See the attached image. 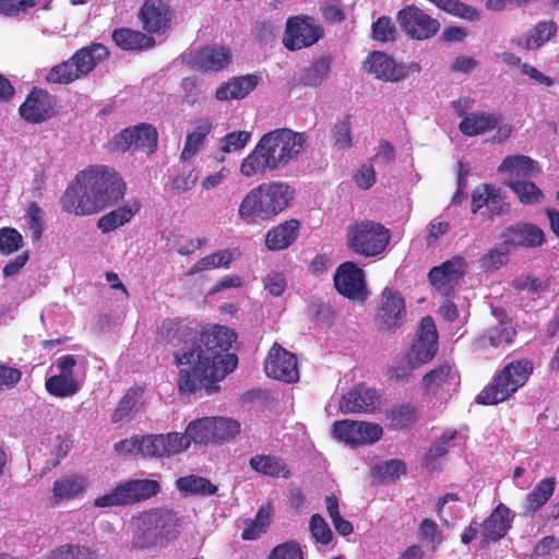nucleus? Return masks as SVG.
<instances>
[{"label": "nucleus", "instance_id": "8", "mask_svg": "<svg viewBox=\"0 0 559 559\" xmlns=\"http://www.w3.org/2000/svg\"><path fill=\"white\" fill-rule=\"evenodd\" d=\"M346 236L349 250L365 258H371L385 250L391 233L381 223L364 219L349 225Z\"/></svg>", "mask_w": 559, "mask_h": 559}, {"label": "nucleus", "instance_id": "16", "mask_svg": "<svg viewBox=\"0 0 559 559\" xmlns=\"http://www.w3.org/2000/svg\"><path fill=\"white\" fill-rule=\"evenodd\" d=\"M333 437L346 444H372L381 439L383 429L379 424L350 419L333 424Z\"/></svg>", "mask_w": 559, "mask_h": 559}, {"label": "nucleus", "instance_id": "10", "mask_svg": "<svg viewBox=\"0 0 559 559\" xmlns=\"http://www.w3.org/2000/svg\"><path fill=\"white\" fill-rule=\"evenodd\" d=\"M112 151L126 153L132 151H145L148 155L158 148L157 129L147 122H141L129 127L116 134L110 141Z\"/></svg>", "mask_w": 559, "mask_h": 559}, {"label": "nucleus", "instance_id": "40", "mask_svg": "<svg viewBox=\"0 0 559 559\" xmlns=\"http://www.w3.org/2000/svg\"><path fill=\"white\" fill-rule=\"evenodd\" d=\"M503 185L512 190L520 203L524 205L538 204L544 199L543 191L533 181L524 179H503Z\"/></svg>", "mask_w": 559, "mask_h": 559}, {"label": "nucleus", "instance_id": "6", "mask_svg": "<svg viewBox=\"0 0 559 559\" xmlns=\"http://www.w3.org/2000/svg\"><path fill=\"white\" fill-rule=\"evenodd\" d=\"M534 365L528 359H516L507 364L475 397L479 405H497L507 401L523 388L533 373Z\"/></svg>", "mask_w": 559, "mask_h": 559}, {"label": "nucleus", "instance_id": "57", "mask_svg": "<svg viewBox=\"0 0 559 559\" xmlns=\"http://www.w3.org/2000/svg\"><path fill=\"white\" fill-rule=\"evenodd\" d=\"M251 139L249 131H233L227 133L221 140V151L223 153L238 152L246 147Z\"/></svg>", "mask_w": 559, "mask_h": 559}, {"label": "nucleus", "instance_id": "13", "mask_svg": "<svg viewBox=\"0 0 559 559\" xmlns=\"http://www.w3.org/2000/svg\"><path fill=\"white\" fill-rule=\"evenodd\" d=\"M396 21L405 35L415 40L432 38L440 29V22L415 4L401 9Z\"/></svg>", "mask_w": 559, "mask_h": 559}, {"label": "nucleus", "instance_id": "7", "mask_svg": "<svg viewBox=\"0 0 559 559\" xmlns=\"http://www.w3.org/2000/svg\"><path fill=\"white\" fill-rule=\"evenodd\" d=\"M108 58L107 47L99 43H93L76 50L70 59L52 67L46 81L53 84H70L88 75L98 63Z\"/></svg>", "mask_w": 559, "mask_h": 559}, {"label": "nucleus", "instance_id": "51", "mask_svg": "<svg viewBox=\"0 0 559 559\" xmlns=\"http://www.w3.org/2000/svg\"><path fill=\"white\" fill-rule=\"evenodd\" d=\"M144 394V389L141 386H132L130 388L126 394L121 397L118 403V406L112 413L111 421L119 423L123 420L135 408L140 399H142Z\"/></svg>", "mask_w": 559, "mask_h": 559}, {"label": "nucleus", "instance_id": "4", "mask_svg": "<svg viewBox=\"0 0 559 559\" xmlns=\"http://www.w3.org/2000/svg\"><path fill=\"white\" fill-rule=\"evenodd\" d=\"M295 190L286 182H263L252 188L239 203L237 215L246 225L270 222L287 210Z\"/></svg>", "mask_w": 559, "mask_h": 559}, {"label": "nucleus", "instance_id": "55", "mask_svg": "<svg viewBox=\"0 0 559 559\" xmlns=\"http://www.w3.org/2000/svg\"><path fill=\"white\" fill-rule=\"evenodd\" d=\"M23 246L22 235L12 227L0 228V252L9 255Z\"/></svg>", "mask_w": 559, "mask_h": 559}, {"label": "nucleus", "instance_id": "23", "mask_svg": "<svg viewBox=\"0 0 559 559\" xmlns=\"http://www.w3.org/2000/svg\"><path fill=\"white\" fill-rule=\"evenodd\" d=\"M380 396L377 391L365 383H357L346 392L338 402L343 414H372L379 408Z\"/></svg>", "mask_w": 559, "mask_h": 559}, {"label": "nucleus", "instance_id": "12", "mask_svg": "<svg viewBox=\"0 0 559 559\" xmlns=\"http://www.w3.org/2000/svg\"><path fill=\"white\" fill-rule=\"evenodd\" d=\"M467 272V262L462 255H454L440 265L432 266L427 280L441 296L451 297Z\"/></svg>", "mask_w": 559, "mask_h": 559}, {"label": "nucleus", "instance_id": "50", "mask_svg": "<svg viewBox=\"0 0 559 559\" xmlns=\"http://www.w3.org/2000/svg\"><path fill=\"white\" fill-rule=\"evenodd\" d=\"M332 145L336 150L352 147V118L348 115L341 117L331 128Z\"/></svg>", "mask_w": 559, "mask_h": 559}, {"label": "nucleus", "instance_id": "15", "mask_svg": "<svg viewBox=\"0 0 559 559\" xmlns=\"http://www.w3.org/2000/svg\"><path fill=\"white\" fill-rule=\"evenodd\" d=\"M438 352V331L433 319L430 316L424 317L416 332L406 356L415 366L428 364Z\"/></svg>", "mask_w": 559, "mask_h": 559}, {"label": "nucleus", "instance_id": "48", "mask_svg": "<svg viewBox=\"0 0 559 559\" xmlns=\"http://www.w3.org/2000/svg\"><path fill=\"white\" fill-rule=\"evenodd\" d=\"M234 255L229 250H218L197 261L187 272L188 276L217 267H229Z\"/></svg>", "mask_w": 559, "mask_h": 559}, {"label": "nucleus", "instance_id": "58", "mask_svg": "<svg viewBox=\"0 0 559 559\" xmlns=\"http://www.w3.org/2000/svg\"><path fill=\"white\" fill-rule=\"evenodd\" d=\"M266 559H304V554L296 540H288L276 545Z\"/></svg>", "mask_w": 559, "mask_h": 559}, {"label": "nucleus", "instance_id": "32", "mask_svg": "<svg viewBox=\"0 0 559 559\" xmlns=\"http://www.w3.org/2000/svg\"><path fill=\"white\" fill-rule=\"evenodd\" d=\"M510 509L499 503L489 516L483 522L481 530L486 539L499 540L511 528Z\"/></svg>", "mask_w": 559, "mask_h": 559}, {"label": "nucleus", "instance_id": "21", "mask_svg": "<svg viewBox=\"0 0 559 559\" xmlns=\"http://www.w3.org/2000/svg\"><path fill=\"white\" fill-rule=\"evenodd\" d=\"M364 70L376 80L386 83H397L405 80L403 63L381 50L368 53L364 61Z\"/></svg>", "mask_w": 559, "mask_h": 559}, {"label": "nucleus", "instance_id": "38", "mask_svg": "<svg viewBox=\"0 0 559 559\" xmlns=\"http://www.w3.org/2000/svg\"><path fill=\"white\" fill-rule=\"evenodd\" d=\"M176 488L185 496H213L218 488L210 479L199 475H187L176 480Z\"/></svg>", "mask_w": 559, "mask_h": 559}, {"label": "nucleus", "instance_id": "5", "mask_svg": "<svg viewBox=\"0 0 559 559\" xmlns=\"http://www.w3.org/2000/svg\"><path fill=\"white\" fill-rule=\"evenodd\" d=\"M131 546L150 549L175 540L180 534L181 519L167 508H154L140 513L133 521Z\"/></svg>", "mask_w": 559, "mask_h": 559}, {"label": "nucleus", "instance_id": "47", "mask_svg": "<svg viewBox=\"0 0 559 559\" xmlns=\"http://www.w3.org/2000/svg\"><path fill=\"white\" fill-rule=\"evenodd\" d=\"M331 64L332 58L330 56H323L317 59L306 69L300 79V83L305 86H320L328 78L331 71Z\"/></svg>", "mask_w": 559, "mask_h": 559}, {"label": "nucleus", "instance_id": "30", "mask_svg": "<svg viewBox=\"0 0 559 559\" xmlns=\"http://www.w3.org/2000/svg\"><path fill=\"white\" fill-rule=\"evenodd\" d=\"M87 478L80 474H68L57 478L52 486L55 504L80 497L87 488Z\"/></svg>", "mask_w": 559, "mask_h": 559}, {"label": "nucleus", "instance_id": "3", "mask_svg": "<svg viewBox=\"0 0 559 559\" xmlns=\"http://www.w3.org/2000/svg\"><path fill=\"white\" fill-rule=\"evenodd\" d=\"M306 132L278 128L264 133L253 150L242 159L240 174L243 177L265 176L297 160L308 146Z\"/></svg>", "mask_w": 559, "mask_h": 559}, {"label": "nucleus", "instance_id": "27", "mask_svg": "<svg viewBox=\"0 0 559 559\" xmlns=\"http://www.w3.org/2000/svg\"><path fill=\"white\" fill-rule=\"evenodd\" d=\"M502 247L507 248H536L545 242L542 228L528 223L511 225L502 233Z\"/></svg>", "mask_w": 559, "mask_h": 559}, {"label": "nucleus", "instance_id": "41", "mask_svg": "<svg viewBox=\"0 0 559 559\" xmlns=\"http://www.w3.org/2000/svg\"><path fill=\"white\" fill-rule=\"evenodd\" d=\"M557 29V24L552 20L537 22L526 34L523 47L527 50L539 49L556 36Z\"/></svg>", "mask_w": 559, "mask_h": 559}, {"label": "nucleus", "instance_id": "54", "mask_svg": "<svg viewBox=\"0 0 559 559\" xmlns=\"http://www.w3.org/2000/svg\"><path fill=\"white\" fill-rule=\"evenodd\" d=\"M416 368L418 366H415V362H412L406 355L405 357L395 358L388 370L389 379L396 383L407 382Z\"/></svg>", "mask_w": 559, "mask_h": 559}, {"label": "nucleus", "instance_id": "35", "mask_svg": "<svg viewBox=\"0 0 559 559\" xmlns=\"http://www.w3.org/2000/svg\"><path fill=\"white\" fill-rule=\"evenodd\" d=\"M114 43L122 50H144L155 46V39L132 28H117L112 32Z\"/></svg>", "mask_w": 559, "mask_h": 559}, {"label": "nucleus", "instance_id": "24", "mask_svg": "<svg viewBox=\"0 0 559 559\" xmlns=\"http://www.w3.org/2000/svg\"><path fill=\"white\" fill-rule=\"evenodd\" d=\"M19 111L27 122H44L56 114L53 96L43 88L34 87L20 106Z\"/></svg>", "mask_w": 559, "mask_h": 559}, {"label": "nucleus", "instance_id": "62", "mask_svg": "<svg viewBox=\"0 0 559 559\" xmlns=\"http://www.w3.org/2000/svg\"><path fill=\"white\" fill-rule=\"evenodd\" d=\"M122 484L116 486L109 493L103 495L94 500L96 508H109L128 506Z\"/></svg>", "mask_w": 559, "mask_h": 559}, {"label": "nucleus", "instance_id": "64", "mask_svg": "<svg viewBox=\"0 0 559 559\" xmlns=\"http://www.w3.org/2000/svg\"><path fill=\"white\" fill-rule=\"evenodd\" d=\"M511 248L502 247V243L499 248H493L486 253L481 259V265L487 269H499L500 266L507 264L508 254Z\"/></svg>", "mask_w": 559, "mask_h": 559}, {"label": "nucleus", "instance_id": "63", "mask_svg": "<svg viewBox=\"0 0 559 559\" xmlns=\"http://www.w3.org/2000/svg\"><path fill=\"white\" fill-rule=\"evenodd\" d=\"M38 0H0V14L16 16L34 8Z\"/></svg>", "mask_w": 559, "mask_h": 559}, {"label": "nucleus", "instance_id": "39", "mask_svg": "<svg viewBox=\"0 0 559 559\" xmlns=\"http://www.w3.org/2000/svg\"><path fill=\"white\" fill-rule=\"evenodd\" d=\"M211 131L212 122L209 119L202 118L197 120L194 130L186 138V143L180 155L181 159L187 160L194 156L203 146Z\"/></svg>", "mask_w": 559, "mask_h": 559}, {"label": "nucleus", "instance_id": "34", "mask_svg": "<svg viewBox=\"0 0 559 559\" xmlns=\"http://www.w3.org/2000/svg\"><path fill=\"white\" fill-rule=\"evenodd\" d=\"M141 203L139 200L133 199L127 204L117 207L116 210L103 215L98 222L97 227L104 233H110L118 227L129 223L132 217L139 213Z\"/></svg>", "mask_w": 559, "mask_h": 559}, {"label": "nucleus", "instance_id": "42", "mask_svg": "<svg viewBox=\"0 0 559 559\" xmlns=\"http://www.w3.org/2000/svg\"><path fill=\"white\" fill-rule=\"evenodd\" d=\"M556 488L555 477H546L542 479L534 489L526 496L525 511L527 513L537 512L551 498Z\"/></svg>", "mask_w": 559, "mask_h": 559}, {"label": "nucleus", "instance_id": "44", "mask_svg": "<svg viewBox=\"0 0 559 559\" xmlns=\"http://www.w3.org/2000/svg\"><path fill=\"white\" fill-rule=\"evenodd\" d=\"M245 527L241 532L242 540L259 539L271 525V509L261 507L253 519L245 520Z\"/></svg>", "mask_w": 559, "mask_h": 559}, {"label": "nucleus", "instance_id": "22", "mask_svg": "<svg viewBox=\"0 0 559 559\" xmlns=\"http://www.w3.org/2000/svg\"><path fill=\"white\" fill-rule=\"evenodd\" d=\"M171 10L165 0H144L138 17L147 34H164L170 28Z\"/></svg>", "mask_w": 559, "mask_h": 559}, {"label": "nucleus", "instance_id": "43", "mask_svg": "<svg viewBox=\"0 0 559 559\" xmlns=\"http://www.w3.org/2000/svg\"><path fill=\"white\" fill-rule=\"evenodd\" d=\"M212 417H204L192 420L186 428V432L181 433L182 438L188 441V448L191 442L207 444L214 443Z\"/></svg>", "mask_w": 559, "mask_h": 559}, {"label": "nucleus", "instance_id": "25", "mask_svg": "<svg viewBox=\"0 0 559 559\" xmlns=\"http://www.w3.org/2000/svg\"><path fill=\"white\" fill-rule=\"evenodd\" d=\"M460 382V374L453 364L444 361L425 373L421 378V386L433 396L454 390Z\"/></svg>", "mask_w": 559, "mask_h": 559}, {"label": "nucleus", "instance_id": "60", "mask_svg": "<svg viewBox=\"0 0 559 559\" xmlns=\"http://www.w3.org/2000/svg\"><path fill=\"white\" fill-rule=\"evenodd\" d=\"M25 217L32 233V238L39 240L43 236L44 221L43 211L36 202L28 204Z\"/></svg>", "mask_w": 559, "mask_h": 559}, {"label": "nucleus", "instance_id": "49", "mask_svg": "<svg viewBox=\"0 0 559 559\" xmlns=\"http://www.w3.org/2000/svg\"><path fill=\"white\" fill-rule=\"evenodd\" d=\"M46 559H98V555L85 545L64 544L52 549Z\"/></svg>", "mask_w": 559, "mask_h": 559}, {"label": "nucleus", "instance_id": "37", "mask_svg": "<svg viewBox=\"0 0 559 559\" xmlns=\"http://www.w3.org/2000/svg\"><path fill=\"white\" fill-rule=\"evenodd\" d=\"M499 123V117L489 112L471 114L459 124L462 134L476 136L493 130Z\"/></svg>", "mask_w": 559, "mask_h": 559}, {"label": "nucleus", "instance_id": "59", "mask_svg": "<svg viewBox=\"0 0 559 559\" xmlns=\"http://www.w3.org/2000/svg\"><path fill=\"white\" fill-rule=\"evenodd\" d=\"M456 430H447L426 452V461L432 463L448 453L449 443L456 437Z\"/></svg>", "mask_w": 559, "mask_h": 559}, {"label": "nucleus", "instance_id": "46", "mask_svg": "<svg viewBox=\"0 0 559 559\" xmlns=\"http://www.w3.org/2000/svg\"><path fill=\"white\" fill-rule=\"evenodd\" d=\"M45 388L55 397H68L76 394L81 385L73 376L55 374L46 379Z\"/></svg>", "mask_w": 559, "mask_h": 559}, {"label": "nucleus", "instance_id": "28", "mask_svg": "<svg viewBox=\"0 0 559 559\" xmlns=\"http://www.w3.org/2000/svg\"><path fill=\"white\" fill-rule=\"evenodd\" d=\"M260 80L259 73L234 76L217 87L215 98L221 102L242 99L255 90Z\"/></svg>", "mask_w": 559, "mask_h": 559}, {"label": "nucleus", "instance_id": "29", "mask_svg": "<svg viewBox=\"0 0 559 559\" xmlns=\"http://www.w3.org/2000/svg\"><path fill=\"white\" fill-rule=\"evenodd\" d=\"M301 224L296 218L287 219L273 226L265 235V247L271 251L289 248L298 238Z\"/></svg>", "mask_w": 559, "mask_h": 559}, {"label": "nucleus", "instance_id": "19", "mask_svg": "<svg viewBox=\"0 0 559 559\" xmlns=\"http://www.w3.org/2000/svg\"><path fill=\"white\" fill-rule=\"evenodd\" d=\"M264 370L267 377L286 383L299 379L297 358L278 344H274L266 356Z\"/></svg>", "mask_w": 559, "mask_h": 559}, {"label": "nucleus", "instance_id": "56", "mask_svg": "<svg viewBox=\"0 0 559 559\" xmlns=\"http://www.w3.org/2000/svg\"><path fill=\"white\" fill-rule=\"evenodd\" d=\"M309 530L312 538L321 545H328L333 539V533L331 528L329 527L323 516L318 513L311 515Z\"/></svg>", "mask_w": 559, "mask_h": 559}, {"label": "nucleus", "instance_id": "20", "mask_svg": "<svg viewBox=\"0 0 559 559\" xmlns=\"http://www.w3.org/2000/svg\"><path fill=\"white\" fill-rule=\"evenodd\" d=\"M140 453L144 456L163 457L188 449V441L179 432L140 436Z\"/></svg>", "mask_w": 559, "mask_h": 559}, {"label": "nucleus", "instance_id": "2", "mask_svg": "<svg viewBox=\"0 0 559 559\" xmlns=\"http://www.w3.org/2000/svg\"><path fill=\"white\" fill-rule=\"evenodd\" d=\"M126 192L127 185L114 168L96 166L76 174L63 192L60 204L68 214L88 216L115 206Z\"/></svg>", "mask_w": 559, "mask_h": 559}, {"label": "nucleus", "instance_id": "17", "mask_svg": "<svg viewBox=\"0 0 559 559\" xmlns=\"http://www.w3.org/2000/svg\"><path fill=\"white\" fill-rule=\"evenodd\" d=\"M491 314L497 322L488 326L477 340L481 348H506L513 344L516 337V329L512 318L501 307H492Z\"/></svg>", "mask_w": 559, "mask_h": 559}, {"label": "nucleus", "instance_id": "1", "mask_svg": "<svg viewBox=\"0 0 559 559\" xmlns=\"http://www.w3.org/2000/svg\"><path fill=\"white\" fill-rule=\"evenodd\" d=\"M237 340L234 330L222 325L202 330L194 336L192 344L181 354L175 353L177 365H188L178 377V390L192 394L205 390L207 394L217 392V384L238 365V357L229 349Z\"/></svg>", "mask_w": 559, "mask_h": 559}, {"label": "nucleus", "instance_id": "61", "mask_svg": "<svg viewBox=\"0 0 559 559\" xmlns=\"http://www.w3.org/2000/svg\"><path fill=\"white\" fill-rule=\"evenodd\" d=\"M406 472V463L397 459L389 460L377 467V474L383 480H395Z\"/></svg>", "mask_w": 559, "mask_h": 559}, {"label": "nucleus", "instance_id": "36", "mask_svg": "<svg viewBox=\"0 0 559 559\" xmlns=\"http://www.w3.org/2000/svg\"><path fill=\"white\" fill-rule=\"evenodd\" d=\"M122 487L128 506L151 499L160 491V484L155 479H131L122 483Z\"/></svg>", "mask_w": 559, "mask_h": 559}, {"label": "nucleus", "instance_id": "33", "mask_svg": "<svg viewBox=\"0 0 559 559\" xmlns=\"http://www.w3.org/2000/svg\"><path fill=\"white\" fill-rule=\"evenodd\" d=\"M539 171L538 163L525 155L508 156L498 166V173L509 175L508 179L526 180V178Z\"/></svg>", "mask_w": 559, "mask_h": 559}, {"label": "nucleus", "instance_id": "11", "mask_svg": "<svg viewBox=\"0 0 559 559\" xmlns=\"http://www.w3.org/2000/svg\"><path fill=\"white\" fill-rule=\"evenodd\" d=\"M323 36L324 28L312 16H292L286 21L283 44L295 51L317 44Z\"/></svg>", "mask_w": 559, "mask_h": 559}, {"label": "nucleus", "instance_id": "18", "mask_svg": "<svg viewBox=\"0 0 559 559\" xmlns=\"http://www.w3.org/2000/svg\"><path fill=\"white\" fill-rule=\"evenodd\" d=\"M334 286L338 294L350 300H365L367 296L365 273L354 262L341 263L334 273Z\"/></svg>", "mask_w": 559, "mask_h": 559}, {"label": "nucleus", "instance_id": "53", "mask_svg": "<svg viewBox=\"0 0 559 559\" xmlns=\"http://www.w3.org/2000/svg\"><path fill=\"white\" fill-rule=\"evenodd\" d=\"M371 38L379 43L396 40L397 28L390 16L381 15L371 24Z\"/></svg>", "mask_w": 559, "mask_h": 559}, {"label": "nucleus", "instance_id": "45", "mask_svg": "<svg viewBox=\"0 0 559 559\" xmlns=\"http://www.w3.org/2000/svg\"><path fill=\"white\" fill-rule=\"evenodd\" d=\"M390 426L397 430L412 427L418 419V412L412 403L394 405L386 414Z\"/></svg>", "mask_w": 559, "mask_h": 559}, {"label": "nucleus", "instance_id": "26", "mask_svg": "<svg viewBox=\"0 0 559 559\" xmlns=\"http://www.w3.org/2000/svg\"><path fill=\"white\" fill-rule=\"evenodd\" d=\"M190 62L193 68L204 72H218L231 62L229 48L218 45H207L191 52Z\"/></svg>", "mask_w": 559, "mask_h": 559}, {"label": "nucleus", "instance_id": "52", "mask_svg": "<svg viewBox=\"0 0 559 559\" xmlns=\"http://www.w3.org/2000/svg\"><path fill=\"white\" fill-rule=\"evenodd\" d=\"M212 421L214 443L229 441L240 433V423L235 419L212 417Z\"/></svg>", "mask_w": 559, "mask_h": 559}, {"label": "nucleus", "instance_id": "9", "mask_svg": "<svg viewBox=\"0 0 559 559\" xmlns=\"http://www.w3.org/2000/svg\"><path fill=\"white\" fill-rule=\"evenodd\" d=\"M471 212L480 214L488 221L496 217L509 215L511 203L508 201L506 191L491 183L476 186L471 195Z\"/></svg>", "mask_w": 559, "mask_h": 559}, {"label": "nucleus", "instance_id": "14", "mask_svg": "<svg viewBox=\"0 0 559 559\" xmlns=\"http://www.w3.org/2000/svg\"><path fill=\"white\" fill-rule=\"evenodd\" d=\"M407 312L402 295L385 287L380 295V304L376 312V324L381 332H395L406 321Z\"/></svg>", "mask_w": 559, "mask_h": 559}, {"label": "nucleus", "instance_id": "31", "mask_svg": "<svg viewBox=\"0 0 559 559\" xmlns=\"http://www.w3.org/2000/svg\"><path fill=\"white\" fill-rule=\"evenodd\" d=\"M249 466L255 473L271 478L287 479L292 475L286 461L274 454H255L250 457Z\"/></svg>", "mask_w": 559, "mask_h": 559}]
</instances>
